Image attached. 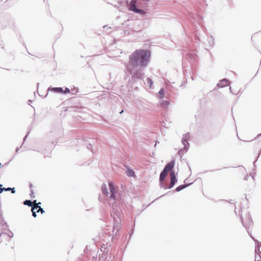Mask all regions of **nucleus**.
Returning <instances> with one entry per match:
<instances>
[{"label": "nucleus", "mask_w": 261, "mask_h": 261, "mask_svg": "<svg viewBox=\"0 0 261 261\" xmlns=\"http://www.w3.org/2000/svg\"><path fill=\"white\" fill-rule=\"evenodd\" d=\"M149 58V52L147 50L139 49L135 51L129 56V61L126 66L127 70L131 71L133 67L146 66Z\"/></svg>", "instance_id": "1"}, {"label": "nucleus", "mask_w": 261, "mask_h": 261, "mask_svg": "<svg viewBox=\"0 0 261 261\" xmlns=\"http://www.w3.org/2000/svg\"><path fill=\"white\" fill-rule=\"evenodd\" d=\"M148 0H132L129 5V10L135 13L141 15H145L146 12L142 10L146 5V2Z\"/></svg>", "instance_id": "2"}, {"label": "nucleus", "mask_w": 261, "mask_h": 261, "mask_svg": "<svg viewBox=\"0 0 261 261\" xmlns=\"http://www.w3.org/2000/svg\"><path fill=\"white\" fill-rule=\"evenodd\" d=\"M174 162L173 161L170 162L166 165L163 171L161 172L160 176V181L163 182L166 176H167L168 172L171 171L174 167Z\"/></svg>", "instance_id": "3"}, {"label": "nucleus", "mask_w": 261, "mask_h": 261, "mask_svg": "<svg viewBox=\"0 0 261 261\" xmlns=\"http://www.w3.org/2000/svg\"><path fill=\"white\" fill-rule=\"evenodd\" d=\"M33 202V205L32 206L31 211L32 212V215L34 217H36V212L35 211V210H37L39 207V205L41 204L40 202L37 203L36 200H34Z\"/></svg>", "instance_id": "4"}, {"label": "nucleus", "mask_w": 261, "mask_h": 261, "mask_svg": "<svg viewBox=\"0 0 261 261\" xmlns=\"http://www.w3.org/2000/svg\"><path fill=\"white\" fill-rule=\"evenodd\" d=\"M109 186L110 190L111 193V198L112 199H115V194L117 192L116 188L114 187L113 184L111 182H109Z\"/></svg>", "instance_id": "5"}, {"label": "nucleus", "mask_w": 261, "mask_h": 261, "mask_svg": "<svg viewBox=\"0 0 261 261\" xmlns=\"http://www.w3.org/2000/svg\"><path fill=\"white\" fill-rule=\"evenodd\" d=\"M170 177H171V182H170L169 188H172L176 181V176H175L174 172L172 171L170 173Z\"/></svg>", "instance_id": "6"}, {"label": "nucleus", "mask_w": 261, "mask_h": 261, "mask_svg": "<svg viewBox=\"0 0 261 261\" xmlns=\"http://www.w3.org/2000/svg\"><path fill=\"white\" fill-rule=\"evenodd\" d=\"M49 90L54 92L55 93H62L63 92V89L61 87H56V88H49Z\"/></svg>", "instance_id": "7"}, {"label": "nucleus", "mask_w": 261, "mask_h": 261, "mask_svg": "<svg viewBox=\"0 0 261 261\" xmlns=\"http://www.w3.org/2000/svg\"><path fill=\"white\" fill-rule=\"evenodd\" d=\"M126 175L129 177H134L135 175V172L132 169H128L126 172Z\"/></svg>", "instance_id": "8"}, {"label": "nucleus", "mask_w": 261, "mask_h": 261, "mask_svg": "<svg viewBox=\"0 0 261 261\" xmlns=\"http://www.w3.org/2000/svg\"><path fill=\"white\" fill-rule=\"evenodd\" d=\"M229 84V82L228 80H222L220 83V85L222 86V87H224V86H227Z\"/></svg>", "instance_id": "9"}, {"label": "nucleus", "mask_w": 261, "mask_h": 261, "mask_svg": "<svg viewBox=\"0 0 261 261\" xmlns=\"http://www.w3.org/2000/svg\"><path fill=\"white\" fill-rule=\"evenodd\" d=\"M101 190L103 194L106 195H108L109 192L107 190L106 185L104 184L102 185Z\"/></svg>", "instance_id": "10"}, {"label": "nucleus", "mask_w": 261, "mask_h": 261, "mask_svg": "<svg viewBox=\"0 0 261 261\" xmlns=\"http://www.w3.org/2000/svg\"><path fill=\"white\" fill-rule=\"evenodd\" d=\"M23 204L29 206H32L33 202L31 200H26L23 202Z\"/></svg>", "instance_id": "11"}, {"label": "nucleus", "mask_w": 261, "mask_h": 261, "mask_svg": "<svg viewBox=\"0 0 261 261\" xmlns=\"http://www.w3.org/2000/svg\"><path fill=\"white\" fill-rule=\"evenodd\" d=\"M159 95L160 98H163L164 96V90L163 89H161L159 92Z\"/></svg>", "instance_id": "12"}, {"label": "nucleus", "mask_w": 261, "mask_h": 261, "mask_svg": "<svg viewBox=\"0 0 261 261\" xmlns=\"http://www.w3.org/2000/svg\"><path fill=\"white\" fill-rule=\"evenodd\" d=\"M146 80H147V84L149 85V87L151 88V86H152V85L153 84L152 81L150 78H147Z\"/></svg>", "instance_id": "13"}, {"label": "nucleus", "mask_w": 261, "mask_h": 261, "mask_svg": "<svg viewBox=\"0 0 261 261\" xmlns=\"http://www.w3.org/2000/svg\"><path fill=\"white\" fill-rule=\"evenodd\" d=\"M187 186H186V185H181V186H178V187L176 188V191H179L184 189Z\"/></svg>", "instance_id": "14"}, {"label": "nucleus", "mask_w": 261, "mask_h": 261, "mask_svg": "<svg viewBox=\"0 0 261 261\" xmlns=\"http://www.w3.org/2000/svg\"><path fill=\"white\" fill-rule=\"evenodd\" d=\"M36 212V213H39V212H41V213L42 214H43L45 212L43 210V208H42L40 206H39V207L38 208L37 211Z\"/></svg>", "instance_id": "15"}, {"label": "nucleus", "mask_w": 261, "mask_h": 261, "mask_svg": "<svg viewBox=\"0 0 261 261\" xmlns=\"http://www.w3.org/2000/svg\"><path fill=\"white\" fill-rule=\"evenodd\" d=\"M11 190V188H1L0 189V193H2L4 190L5 191H10Z\"/></svg>", "instance_id": "16"}, {"label": "nucleus", "mask_w": 261, "mask_h": 261, "mask_svg": "<svg viewBox=\"0 0 261 261\" xmlns=\"http://www.w3.org/2000/svg\"><path fill=\"white\" fill-rule=\"evenodd\" d=\"M70 92V90L68 88H65L64 90H63V93H68Z\"/></svg>", "instance_id": "17"}, {"label": "nucleus", "mask_w": 261, "mask_h": 261, "mask_svg": "<svg viewBox=\"0 0 261 261\" xmlns=\"http://www.w3.org/2000/svg\"><path fill=\"white\" fill-rule=\"evenodd\" d=\"M230 90L231 92L232 93H233V94H237V93H238V92H236V91H233L232 90L231 87H230Z\"/></svg>", "instance_id": "18"}, {"label": "nucleus", "mask_w": 261, "mask_h": 261, "mask_svg": "<svg viewBox=\"0 0 261 261\" xmlns=\"http://www.w3.org/2000/svg\"><path fill=\"white\" fill-rule=\"evenodd\" d=\"M168 103H169L167 101H166L162 103V105L163 106L165 105L166 106H168Z\"/></svg>", "instance_id": "19"}, {"label": "nucleus", "mask_w": 261, "mask_h": 261, "mask_svg": "<svg viewBox=\"0 0 261 261\" xmlns=\"http://www.w3.org/2000/svg\"><path fill=\"white\" fill-rule=\"evenodd\" d=\"M10 191H11L12 193H14L15 192L14 188L11 189V190Z\"/></svg>", "instance_id": "20"}, {"label": "nucleus", "mask_w": 261, "mask_h": 261, "mask_svg": "<svg viewBox=\"0 0 261 261\" xmlns=\"http://www.w3.org/2000/svg\"><path fill=\"white\" fill-rule=\"evenodd\" d=\"M123 112V111L122 110V111H121V112H120V113H122Z\"/></svg>", "instance_id": "21"}, {"label": "nucleus", "mask_w": 261, "mask_h": 261, "mask_svg": "<svg viewBox=\"0 0 261 261\" xmlns=\"http://www.w3.org/2000/svg\"><path fill=\"white\" fill-rule=\"evenodd\" d=\"M2 186V185H0V187H1Z\"/></svg>", "instance_id": "22"}, {"label": "nucleus", "mask_w": 261, "mask_h": 261, "mask_svg": "<svg viewBox=\"0 0 261 261\" xmlns=\"http://www.w3.org/2000/svg\"><path fill=\"white\" fill-rule=\"evenodd\" d=\"M1 167V163H0V167Z\"/></svg>", "instance_id": "23"}]
</instances>
